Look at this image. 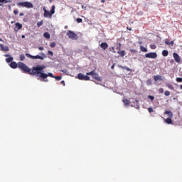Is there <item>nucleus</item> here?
<instances>
[{"label": "nucleus", "mask_w": 182, "mask_h": 182, "mask_svg": "<svg viewBox=\"0 0 182 182\" xmlns=\"http://www.w3.org/2000/svg\"><path fill=\"white\" fill-rule=\"evenodd\" d=\"M18 67L21 68L26 73L31 75V76H36L37 77H41V79H48V76L50 77H53L56 80H62V76L55 77L52 73H45L43 69H45V65H37L33 67L31 69L28 67V65L20 63Z\"/></svg>", "instance_id": "f257e3e1"}, {"label": "nucleus", "mask_w": 182, "mask_h": 182, "mask_svg": "<svg viewBox=\"0 0 182 182\" xmlns=\"http://www.w3.org/2000/svg\"><path fill=\"white\" fill-rule=\"evenodd\" d=\"M18 6H22L23 8H33V4L29 1H23V2H19L17 4Z\"/></svg>", "instance_id": "f03ea898"}, {"label": "nucleus", "mask_w": 182, "mask_h": 182, "mask_svg": "<svg viewBox=\"0 0 182 182\" xmlns=\"http://www.w3.org/2000/svg\"><path fill=\"white\" fill-rule=\"evenodd\" d=\"M67 36H68V38H70V39H73V40L77 39V35L75 32H73L70 30H69L67 32Z\"/></svg>", "instance_id": "7ed1b4c3"}, {"label": "nucleus", "mask_w": 182, "mask_h": 182, "mask_svg": "<svg viewBox=\"0 0 182 182\" xmlns=\"http://www.w3.org/2000/svg\"><path fill=\"white\" fill-rule=\"evenodd\" d=\"M19 63H23V65H26L25 63H22V62H19L18 64L16 63H15L14 61L11 62L10 64L11 68H12V69H16L17 68H19V69H21V70H23L24 72V73H26L25 70H23L22 68H21L19 67Z\"/></svg>", "instance_id": "20e7f679"}, {"label": "nucleus", "mask_w": 182, "mask_h": 182, "mask_svg": "<svg viewBox=\"0 0 182 182\" xmlns=\"http://www.w3.org/2000/svg\"><path fill=\"white\" fill-rule=\"evenodd\" d=\"M144 58H148V59H156V58H157V53H149L144 55Z\"/></svg>", "instance_id": "39448f33"}, {"label": "nucleus", "mask_w": 182, "mask_h": 182, "mask_svg": "<svg viewBox=\"0 0 182 182\" xmlns=\"http://www.w3.org/2000/svg\"><path fill=\"white\" fill-rule=\"evenodd\" d=\"M173 59L175 60V61L177 63H180L181 59L180 58V55H178L177 54V53H173Z\"/></svg>", "instance_id": "423d86ee"}, {"label": "nucleus", "mask_w": 182, "mask_h": 182, "mask_svg": "<svg viewBox=\"0 0 182 182\" xmlns=\"http://www.w3.org/2000/svg\"><path fill=\"white\" fill-rule=\"evenodd\" d=\"M44 11V17L45 18H49L50 19V18H52V14H50V12H49L48 10H46V9H43Z\"/></svg>", "instance_id": "0eeeda50"}, {"label": "nucleus", "mask_w": 182, "mask_h": 182, "mask_svg": "<svg viewBox=\"0 0 182 182\" xmlns=\"http://www.w3.org/2000/svg\"><path fill=\"white\" fill-rule=\"evenodd\" d=\"M93 79H95V80H97V82H102V77L99 76V74L95 73L92 76Z\"/></svg>", "instance_id": "6e6552de"}, {"label": "nucleus", "mask_w": 182, "mask_h": 182, "mask_svg": "<svg viewBox=\"0 0 182 182\" xmlns=\"http://www.w3.org/2000/svg\"><path fill=\"white\" fill-rule=\"evenodd\" d=\"M16 26V28L15 31L16 32H18V31H20V29L22 28V25L21 24V23H15Z\"/></svg>", "instance_id": "1a4fd4ad"}, {"label": "nucleus", "mask_w": 182, "mask_h": 182, "mask_svg": "<svg viewBox=\"0 0 182 182\" xmlns=\"http://www.w3.org/2000/svg\"><path fill=\"white\" fill-rule=\"evenodd\" d=\"M100 48H102L103 50H106L107 48H109V45L107 44V43H102L100 44Z\"/></svg>", "instance_id": "9d476101"}, {"label": "nucleus", "mask_w": 182, "mask_h": 182, "mask_svg": "<svg viewBox=\"0 0 182 182\" xmlns=\"http://www.w3.org/2000/svg\"><path fill=\"white\" fill-rule=\"evenodd\" d=\"M164 122H165V123H166L167 124H173V120L171 119V118H166V119H164Z\"/></svg>", "instance_id": "9b49d317"}, {"label": "nucleus", "mask_w": 182, "mask_h": 182, "mask_svg": "<svg viewBox=\"0 0 182 182\" xmlns=\"http://www.w3.org/2000/svg\"><path fill=\"white\" fill-rule=\"evenodd\" d=\"M3 52H9V46H4L2 45L1 50Z\"/></svg>", "instance_id": "f8f14e48"}, {"label": "nucleus", "mask_w": 182, "mask_h": 182, "mask_svg": "<svg viewBox=\"0 0 182 182\" xmlns=\"http://www.w3.org/2000/svg\"><path fill=\"white\" fill-rule=\"evenodd\" d=\"M117 53H119V56H122V58H124V56H125L126 55V51L124 50H122L118 51Z\"/></svg>", "instance_id": "ddd939ff"}, {"label": "nucleus", "mask_w": 182, "mask_h": 182, "mask_svg": "<svg viewBox=\"0 0 182 182\" xmlns=\"http://www.w3.org/2000/svg\"><path fill=\"white\" fill-rule=\"evenodd\" d=\"M164 114H168V117H173V112L171 111L166 110Z\"/></svg>", "instance_id": "4468645a"}, {"label": "nucleus", "mask_w": 182, "mask_h": 182, "mask_svg": "<svg viewBox=\"0 0 182 182\" xmlns=\"http://www.w3.org/2000/svg\"><path fill=\"white\" fill-rule=\"evenodd\" d=\"M33 59H40V60H43L45 57L41 55H33Z\"/></svg>", "instance_id": "2eb2a0df"}, {"label": "nucleus", "mask_w": 182, "mask_h": 182, "mask_svg": "<svg viewBox=\"0 0 182 182\" xmlns=\"http://www.w3.org/2000/svg\"><path fill=\"white\" fill-rule=\"evenodd\" d=\"M122 102H123V103H124L125 106H129V105H130V100H129L126 98H124L122 100Z\"/></svg>", "instance_id": "dca6fc26"}, {"label": "nucleus", "mask_w": 182, "mask_h": 182, "mask_svg": "<svg viewBox=\"0 0 182 182\" xmlns=\"http://www.w3.org/2000/svg\"><path fill=\"white\" fill-rule=\"evenodd\" d=\"M154 80H155V82H158V80H161V76L154 75Z\"/></svg>", "instance_id": "f3484780"}, {"label": "nucleus", "mask_w": 182, "mask_h": 182, "mask_svg": "<svg viewBox=\"0 0 182 182\" xmlns=\"http://www.w3.org/2000/svg\"><path fill=\"white\" fill-rule=\"evenodd\" d=\"M96 73V71L95 70H93L92 71L90 72V73H87L86 75L87 76H92Z\"/></svg>", "instance_id": "a211bd4d"}, {"label": "nucleus", "mask_w": 182, "mask_h": 182, "mask_svg": "<svg viewBox=\"0 0 182 182\" xmlns=\"http://www.w3.org/2000/svg\"><path fill=\"white\" fill-rule=\"evenodd\" d=\"M43 36L46 39H50V34H49L48 32L44 33Z\"/></svg>", "instance_id": "6ab92c4d"}, {"label": "nucleus", "mask_w": 182, "mask_h": 182, "mask_svg": "<svg viewBox=\"0 0 182 182\" xmlns=\"http://www.w3.org/2000/svg\"><path fill=\"white\" fill-rule=\"evenodd\" d=\"M12 60H14V58L11 56L6 58V62H7V63H11V62H12Z\"/></svg>", "instance_id": "aec40b11"}, {"label": "nucleus", "mask_w": 182, "mask_h": 182, "mask_svg": "<svg viewBox=\"0 0 182 182\" xmlns=\"http://www.w3.org/2000/svg\"><path fill=\"white\" fill-rule=\"evenodd\" d=\"M84 77H85V75L82 73H79L78 75H77V78L80 80H83Z\"/></svg>", "instance_id": "412c9836"}, {"label": "nucleus", "mask_w": 182, "mask_h": 182, "mask_svg": "<svg viewBox=\"0 0 182 182\" xmlns=\"http://www.w3.org/2000/svg\"><path fill=\"white\" fill-rule=\"evenodd\" d=\"M162 55L163 56H168V51L167 50H164L163 51H162Z\"/></svg>", "instance_id": "4be33fe9"}, {"label": "nucleus", "mask_w": 182, "mask_h": 182, "mask_svg": "<svg viewBox=\"0 0 182 182\" xmlns=\"http://www.w3.org/2000/svg\"><path fill=\"white\" fill-rule=\"evenodd\" d=\"M166 86L171 90H174V87L173 86V85L168 83V84H166Z\"/></svg>", "instance_id": "5701e85b"}, {"label": "nucleus", "mask_w": 182, "mask_h": 182, "mask_svg": "<svg viewBox=\"0 0 182 182\" xmlns=\"http://www.w3.org/2000/svg\"><path fill=\"white\" fill-rule=\"evenodd\" d=\"M50 14L51 15H53V14H55V5L52 6Z\"/></svg>", "instance_id": "b1692460"}, {"label": "nucleus", "mask_w": 182, "mask_h": 182, "mask_svg": "<svg viewBox=\"0 0 182 182\" xmlns=\"http://www.w3.org/2000/svg\"><path fill=\"white\" fill-rule=\"evenodd\" d=\"M140 49L141 52H147V48H144L143 46H140Z\"/></svg>", "instance_id": "393cba45"}, {"label": "nucleus", "mask_w": 182, "mask_h": 182, "mask_svg": "<svg viewBox=\"0 0 182 182\" xmlns=\"http://www.w3.org/2000/svg\"><path fill=\"white\" fill-rule=\"evenodd\" d=\"M76 22L77 23H82V22H83V20L80 18H76Z\"/></svg>", "instance_id": "a878e982"}, {"label": "nucleus", "mask_w": 182, "mask_h": 182, "mask_svg": "<svg viewBox=\"0 0 182 182\" xmlns=\"http://www.w3.org/2000/svg\"><path fill=\"white\" fill-rule=\"evenodd\" d=\"M42 25H43V21H38L37 23V26L39 28L41 26H42Z\"/></svg>", "instance_id": "bb28decb"}, {"label": "nucleus", "mask_w": 182, "mask_h": 182, "mask_svg": "<svg viewBox=\"0 0 182 182\" xmlns=\"http://www.w3.org/2000/svg\"><path fill=\"white\" fill-rule=\"evenodd\" d=\"M20 60L21 61L25 60V55L23 54L20 55Z\"/></svg>", "instance_id": "cd10ccee"}, {"label": "nucleus", "mask_w": 182, "mask_h": 182, "mask_svg": "<svg viewBox=\"0 0 182 182\" xmlns=\"http://www.w3.org/2000/svg\"><path fill=\"white\" fill-rule=\"evenodd\" d=\"M83 80H90V77H89L87 75H84Z\"/></svg>", "instance_id": "c85d7f7f"}, {"label": "nucleus", "mask_w": 182, "mask_h": 182, "mask_svg": "<svg viewBox=\"0 0 182 182\" xmlns=\"http://www.w3.org/2000/svg\"><path fill=\"white\" fill-rule=\"evenodd\" d=\"M50 48H55V46H56V43L52 42V43L50 44Z\"/></svg>", "instance_id": "c756f323"}, {"label": "nucleus", "mask_w": 182, "mask_h": 182, "mask_svg": "<svg viewBox=\"0 0 182 182\" xmlns=\"http://www.w3.org/2000/svg\"><path fill=\"white\" fill-rule=\"evenodd\" d=\"M148 99H150V100H151V102H153V100H154V96L148 95Z\"/></svg>", "instance_id": "7c9ffc66"}, {"label": "nucleus", "mask_w": 182, "mask_h": 182, "mask_svg": "<svg viewBox=\"0 0 182 182\" xmlns=\"http://www.w3.org/2000/svg\"><path fill=\"white\" fill-rule=\"evenodd\" d=\"M176 82H178V83H181V82H182V77H177V78H176Z\"/></svg>", "instance_id": "2f4dec72"}, {"label": "nucleus", "mask_w": 182, "mask_h": 182, "mask_svg": "<svg viewBox=\"0 0 182 182\" xmlns=\"http://www.w3.org/2000/svg\"><path fill=\"white\" fill-rule=\"evenodd\" d=\"M129 51L131 52V53H137V50L130 49Z\"/></svg>", "instance_id": "473e14b6"}, {"label": "nucleus", "mask_w": 182, "mask_h": 182, "mask_svg": "<svg viewBox=\"0 0 182 182\" xmlns=\"http://www.w3.org/2000/svg\"><path fill=\"white\" fill-rule=\"evenodd\" d=\"M151 80H148L147 81H146V85H148V86H151Z\"/></svg>", "instance_id": "72a5a7b5"}, {"label": "nucleus", "mask_w": 182, "mask_h": 182, "mask_svg": "<svg viewBox=\"0 0 182 182\" xmlns=\"http://www.w3.org/2000/svg\"><path fill=\"white\" fill-rule=\"evenodd\" d=\"M26 56H28V58H31V59H33V55L28 54V53H26Z\"/></svg>", "instance_id": "f704fd0d"}, {"label": "nucleus", "mask_w": 182, "mask_h": 182, "mask_svg": "<svg viewBox=\"0 0 182 182\" xmlns=\"http://www.w3.org/2000/svg\"><path fill=\"white\" fill-rule=\"evenodd\" d=\"M164 95H165V96H169L170 95V91H168V90L165 91Z\"/></svg>", "instance_id": "c9c22d12"}, {"label": "nucleus", "mask_w": 182, "mask_h": 182, "mask_svg": "<svg viewBox=\"0 0 182 182\" xmlns=\"http://www.w3.org/2000/svg\"><path fill=\"white\" fill-rule=\"evenodd\" d=\"M148 112H149V113H153V112H154L153 108H152V107H149V108H148Z\"/></svg>", "instance_id": "e433bc0d"}, {"label": "nucleus", "mask_w": 182, "mask_h": 182, "mask_svg": "<svg viewBox=\"0 0 182 182\" xmlns=\"http://www.w3.org/2000/svg\"><path fill=\"white\" fill-rule=\"evenodd\" d=\"M150 48H151V49H156V48H157V46H156V45H154V44H152L150 46Z\"/></svg>", "instance_id": "4c0bfd02"}, {"label": "nucleus", "mask_w": 182, "mask_h": 182, "mask_svg": "<svg viewBox=\"0 0 182 182\" xmlns=\"http://www.w3.org/2000/svg\"><path fill=\"white\" fill-rule=\"evenodd\" d=\"M166 45H173L174 42L173 41H171L170 43H168V41H166Z\"/></svg>", "instance_id": "58836bf2"}, {"label": "nucleus", "mask_w": 182, "mask_h": 182, "mask_svg": "<svg viewBox=\"0 0 182 182\" xmlns=\"http://www.w3.org/2000/svg\"><path fill=\"white\" fill-rule=\"evenodd\" d=\"M124 69H125L128 72H132V69L129 68L128 67H124Z\"/></svg>", "instance_id": "ea45409f"}, {"label": "nucleus", "mask_w": 182, "mask_h": 182, "mask_svg": "<svg viewBox=\"0 0 182 182\" xmlns=\"http://www.w3.org/2000/svg\"><path fill=\"white\" fill-rule=\"evenodd\" d=\"M109 50H112L113 53H116V51L114 50V47L109 48Z\"/></svg>", "instance_id": "a19ab883"}, {"label": "nucleus", "mask_w": 182, "mask_h": 182, "mask_svg": "<svg viewBox=\"0 0 182 182\" xmlns=\"http://www.w3.org/2000/svg\"><path fill=\"white\" fill-rule=\"evenodd\" d=\"M159 92V93H164V89L160 88Z\"/></svg>", "instance_id": "79ce46f5"}, {"label": "nucleus", "mask_w": 182, "mask_h": 182, "mask_svg": "<svg viewBox=\"0 0 182 182\" xmlns=\"http://www.w3.org/2000/svg\"><path fill=\"white\" fill-rule=\"evenodd\" d=\"M48 55H50V56H53V51H50V50H48Z\"/></svg>", "instance_id": "37998d69"}, {"label": "nucleus", "mask_w": 182, "mask_h": 182, "mask_svg": "<svg viewBox=\"0 0 182 182\" xmlns=\"http://www.w3.org/2000/svg\"><path fill=\"white\" fill-rule=\"evenodd\" d=\"M18 10H14V15H18Z\"/></svg>", "instance_id": "c03bdc74"}, {"label": "nucleus", "mask_w": 182, "mask_h": 182, "mask_svg": "<svg viewBox=\"0 0 182 182\" xmlns=\"http://www.w3.org/2000/svg\"><path fill=\"white\" fill-rule=\"evenodd\" d=\"M4 56H5L6 58H9V57H11V55H10L9 54H6Z\"/></svg>", "instance_id": "a18cd8bd"}, {"label": "nucleus", "mask_w": 182, "mask_h": 182, "mask_svg": "<svg viewBox=\"0 0 182 182\" xmlns=\"http://www.w3.org/2000/svg\"><path fill=\"white\" fill-rule=\"evenodd\" d=\"M61 85H63V86H65V82L63 80L60 82Z\"/></svg>", "instance_id": "49530a36"}, {"label": "nucleus", "mask_w": 182, "mask_h": 182, "mask_svg": "<svg viewBox=\"0 0 182 182\" xmlns=\"http://www.w3.org/2000/svg\"><path fill=\"white\" fill-rule=\"evenodd\" d=\"M38 49L39 50H43V47H39Z\"/></svg>", "instance_id": "de8ad7c7"}, {"label": "nucleus", "mask_w": 182, "mask_h": 182, "mask_svg": "<svg viewBox=\"0 0 182 182\" xmlns=\"http://www.w3.org/2000/svg\"><path fill=\"white\" fill-rule=\"evenodd\" d=\"M19 16H23V13H20Z\"/></svg>", "instance_id": "09e8293b"}, {"label": "nucleus", "mask_w": 182, "mask_h": 182, "mask_svg": "<svg viewBox=\"0 0 182 182\" xmlns=\"http://www.w3.org/2000/svg\"><path fill=\"white\" fill-rule=\"evenodd\" d=\"M101 2H102V4H105V2H106V1L105 0H101Z\"/></svg>", "instance_id": "8fccbe9b"}, {"label": "nucleus", "mask_w": 182, "mask_h": 182, "mask_svg": "<svg viewBox=\"0 0 182 182\" xmlns=\"http://www.w3.org/2000/svg\"><path fill=\"white\" fill-rule=\"evenodd\" d=\"M21 38L23 39V38H25V35H22L21 36Z\"/></svg>", "instance_id": "3c124183"}, {"label": "nucleus", "mask_w": 182, "mask_h": 182, "mask_svg": "<svg viewBox=\"0 0 182 182\" xmlns=\"http://www.w3.org/2000/svg\"><path fill=\"white\" fill-rule=\"evenodd\" d=\"M114 65H112L111 69H114Z\"/></svg>", "instance_id": "603ef678"}, {"label": "nucleus", "mask_w": 182, "mask_h": 182, "mask_svg": "<svg viewBox=\"0 0 182 182\" xmlns=\"http://www.w3.org/2000/svg\"><path fill=\"white\" fill-rule=\"evenodd\" d=\"M2 48V44H0V50H1Z\"/></svg>", "instance_id": "864d4df0"}, {"label": "nucleus", "mask_w": 182, "mask_h": 182, "mask_svg": "<svg viewBox=\"0 0 182 182\" xmlns=\"http://www.w3.org/2000/svg\"><path fill=\"white\" fill-rule=\"evenodd\" d=\"M127 29H128V31H132V28H129V27H127Z\"/></svg>", "instance_id": "5fc2aeb1"}, {"label": "nucleus", "mask_w": 182, "mask_h": 182, "mask_svg": "<svg viewBox=\"0 0 182 182\" xmlns=\"http://www.w3.org/2000/svg\"><path fill=\"white\" fill-rule=\"evenodd\" d=\"M0 42H4V40H2V38H0Z\"/></svg>", "instance_id": "6e6d98bb"}, {"label": "nucleus", "mask_w": 182, "mask_h": 182, "mask_svg": "<svg viewBox=\"0 0 182 182\" xmlns=\"http://www.w3.org/2000/svg\"><path fill=\"white\" fill-rule=\"evenodd\" d=\"M43 82H48V80H44Z\"/></svg>", "instance_id": "4d7b16f0"}, {"label": "nucleus", "mask_w": 182, "mask_h": 182, "mask_svg": "<svg viewBox=\"0 0 182 182\" xmlns=\"http://www.w3.org/2000/svg\"><path fill=\"white\" fill-rule=\"evenodd\" d=\"M180 89H182V85H180Z\"/></svg>", "instance_id": "13d9d810"}, {"label": "nucleus", "mask_w": 182, "mask_h": 182, "mask_svg": "<svg viewBox=\"0 0 182 182\" xmlns=\"http://www.w3.org/2000/svg\"><path fill=\"white\" fill-rule=\"evenodd\" d=\"M41 55H42L43 56H45V54H43V53H42Z\"/></svg>", "instance_id": "bf43d9fd"}]
</instances>
